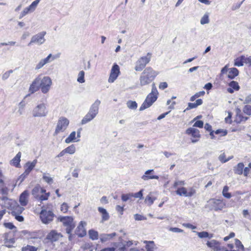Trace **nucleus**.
Returning <instances> with one entry per match:
<instances>
[{
  "label": "nucleus",
  "instance_id": "36",
  "mask_svg": "<svg viewBox=\"0 0 251 251\" xmlns=\"http://www.w3.org/2000/svg\"><path fill=\"white\" fill-rule=\"evenodd\" d=\"M40 0H35V1L32 2V3L28 7H27L30 12H33L35 10Z\"/></svg>",
  "mask_w": 251,
  "mask_h": 251
},
{
  "label": "nucleus",
  "instance_id": "13",
  "mask_svg": "<svg viewBox=\"0 0 251 251\" xmlns=\"http://www.w3.org/2000/svg\"><path fill=\"white\" fill-rule=\"evenodd\" d=\"M120 73V67L117 64H114L111 70L110 76L108 78V82L113 83L118 77Z\"/></svg>",
  "mask_w": 251,
  "mask_h": 251
},
{
  "label": "nucleus",
  "instance_id": "28",
  "mask_svg": "<svg viewBox=\"0 0 251 251\" xmlns=\"http://www.w3.org/2000/svg\"><path fill=\"white\" fill-rule=\"evenodd\" d=\"M144 243L146 244V251H154L155 249V244L152 241H144Z\"/></svg>",
  "mask_w": 251,
  "mask_h": 251
},
{
  "label": "nucleus",
  "instance_id": "44",
  "mask_svg": "<svg viewBox=\"0 0 251 251\" xmlns=\"http://www.w3.org/2000/svg\"><path fill=\"white\" fill-rule=\"evenodd\" d=\"M235 245L237 251H239L240 250H243L244 249L243 245L238 239H236L235 240Z\"/></svg>",
  "mask_w": 251,
  "mask_h": 251
},
{
  "label": "nucleus",
  "instance_id": "30",
  "mask_svg": "<svg viewBox=\"0 0 251 251\" xmlns=\"http://www.w3.org/2000/svg\"><path fill=\"white\" fill-rule=\"evenodd\" d=\"M194 232L197 233V234L198 235L199 237L200 238H208L209 239H211L212 237V235L209 234L206 231H202V232L194 231Z\"/></svg>",
  "mask_w": 251,
  "mask_h": 251
},
{
  "label": "nucleus",
  "instance_id": "32",
  "mask_svg": "<svg viewBox=\"0 0 251 251\" xmlns=\"http://www.w3.org/2000/svg\"><path fill=\"white\" fill-rule=\"evenodd\" d=\"M76 133L73 131L70 135L65 139V143L69 144L74 141L75 139Z\"/></svg>",
  "mask_w": 251,
  "mask_h": 251
},
{
  "label": "nucleus",
  "instance_id": "11",
  "mask_svg": "<svg viewBox=\"0 0 251 251\" xmlns=\"http://www.w3.org/2000/svg\"><path fill=\"white\" fill-rule=\"evenodd\" d=\"M46 34V31H42L37 34L33 35L31 39L30 42L28 43V46L34 43L38 45L43 44L46 41L44 36Z\"/></svg>",
  "mask_w": 251,
  "mask_h": 251
},
{
  "label": "nucleus",
  "instance_id": "64",
  "mask_svg": "<svg viewBox=\"0 0 251 251\" xmlns=\"http://www.w3.org/2000/svg\"><path fill=\"white\" fill-rule=\"evenodd\" d=\"M244 104H251V94L247 96L244 101Z\"/></svg>",
  "mask_w": 251,
  "mask_h": 251
},
{
  "label": "nucleus",
  "instance_id": "56",
  "mask_svg": "<svg viewBox=\"0 0 251 251\" xmlns=\"http://www.w3.org/2000/svg\"><path fill=\"white\" fill-rule=\"evenodd\" d=\"M3 225L6 228L10 229H16V227L11 223H5Z\"/></svg>",
  "mask_w": 251,
  "mask_h": 251
},
{
  "label": "nucleus",
  "instance_id": "17",
  "mask_svg": "<svg viewBox=\"0 0 251 251\" xmlns=\"http://www.w3.org/2000/svg\"><path fill=\"white\" fill-rule=\"evenodd\" d=\"M40 77L38 76L36 77L30 84L29 88V92L31 94H33L39 90L40 88Z\"/></svg>",
  "mask_w": 251,
  "mask_h": 251
},
{
  "label": "nucleus",
  "instance_id": "34",
  "mask_svg": "<svg viewBox=\"0 0 251 251\" xmlns=\"http://www.w3.org/2000/svg\"><path fill=\"white\" fill-rule=\"evenodd\" d=\"M65 151H66V153H69L70 154H74L75 151V147L74 145H71L65 149Z\"/></svg>",
  "mask_w": 251,
  "mask_h": 251
},
{
  "label": "nucleus",
  "instance_id": "1",
  "mask_svg": "<svg viewBox=\"0 0 251 251\" xmlns=\"http://www.w3.org/2000/svg\"><path fill=\"white\" fill-rule=\"evenodd\" d=\"M158 75V73L155 71L150 67L146 68L142 73L140 76V84L141 86H145L151 83Z\"/></svg>",
  "mask_w": 251,
  "mask_h": 251
},
{
  "label": "nucleus",
  "instance_id": "45",
  "mask_svg": "<svg viewBox=\"0 0 251 251\" xmlns=\"http://www.w3.org/2000/svg\"><path fill=\"white\" fill-rule=\"evenodd\" d=\"M204 91H201L196 93L194 96H192L190 98V100L191 101H194L196 98H199L201 96H202L204 95Z\"/></svg>",
  "mask_w": 251,
  "mask_h": 251
},
{
  "label": "nucleus",
  "instance_id": "55",
  "mask_svg": "<svg viewBox=\"0 0 251 251\" xmlns=\"http://www.w3.org/2000/svg\"><path fill=\"white\" fill-rule=\"evenodd\" d=\"M51 58H52L51 60H53L55 59V57H52V54L50 53L46 58H45L43 59H42V60H43V61L44 62L45 64H46L50 61V59Z\"/></svg>",
  "mask_w": 251,
  "mask_h": 251
},
{
  "label": "nucleus",
  "instance_id": "58",
  "mask_svg": "<svg viewBox=\"0 0 251 251\" xmlns=\"http://www.w3.org/2000/svg\"><path fill=\"white\" fill-rule=\"evenodd\" d=\"M244 165L243 163H239L237 166V171L239 173H243Z\"/></svg>",
  "mask_w": 251,
  "mask_h": 251
},
{
  "label": "nucleus",
  "instance_id": "18",
  "mask_svg": "<svg viewBox=\"0 0 251 251\" xmlns=\"http://www.w3.org/2000/svg\"><path fill=\"white\" fill-rule=\"evenodd\" d=\"M0 203L3 206L7 208H11L13 204H16V201L6 197H3L0 200Z\"/></svg>",
  "mask_w": 251,
  "mask_h": 251
},
{
  "label": "nucleus",
  "instance_id": "49",
  "mask_svg": "<svg viewBox=\"0 0 251 251\" xmlns=\"http://www.w3.org/2000/svg\"><path fill=\"white\" fill-rule=\"evenodd\" d=\"M37 248L29 245L22 248V251H37Z\"/></svg>",
  "mask_w": 251,
  "mask_h": 251
},
{
  "label": "nucleus",
  "instance_id": "52",
  "mask_svg": "<svg viewBox=\"0 0 251 251\" xmlns=\"http://www.w3.org/2000/svg\"><path fill=\"white\" fill-rule=\"evenodd\" d=\"M134 218L136 221H143L147 220L146 217L138 214L134 215Z\"/></svg>",
  "mask_w": 251,
  "mask_h": 251
},
{
  "label": "nucleus",
  "instance_id": "62",
  "mask_svg": "<svg viewBox=\"0 0 251 251\" xmlns=\"http://www.w3.org/2000/svg\"><path fill=\"white\" fill-rule=\"evenodd\" d=\"M169 230L172 232H176V233L183 232V230L182 229L177 228V227H171L169 229Z\"/></svg>",
  "mask_w": 251,
  "mask_h": 251
},
{
  "label": "nucleus",
  "instance_id": "31",
  "mask_svg": "<svg viewBox=\"0 0 251 251\" xmlns=\"http://www.w3.org/2000/svg\"><path fill=\"white\" fill-rule=\"evenodd\" d=\"M88 233L90 238L93 240H97L99 238V234L97 231L91 229L89 230Z\"/></svg>",
  "mask_w": 251,
  "mask_h": 251
},
{
  "label": "nucleus",
  "instance_id": "8",
  "mask_svg": "<svg viewBox=\"0 0 251 251\" xmlns=\"http://www.w3.org/2000/svg\"><path fill=\"white\" fill-rule=\"evenodd\" d=\"M40 77V85L42 92L44 94L47 93L52 84V81L49 76L42 77L41 75H38Z\"/></svg>",
  "mask_w": 251,
  "mask_h": 251
},
{
  "label": "nucleus",
  "instance_id": "46",
  "mask_svg": "<svg viewBox=\"0 0 251 251\" xmlns=\"http://www.w3.org/2000/svg\"><path fill=\"white\" fill-rule=\"evenodd\" d=\"M143 190H141L139 192L136 193H130V195L131 196V197H134L136 198H140V199H142L143 198Z\"/></svg>",
  "mask_w": 251,
  "mask_h": 251
},
{
  "label": "nucleus",
  "instance_id": "41",
  "mask_svg": "<svg viewBox=\"0 0 251 251\" xmlns=\"http://www.w3.org/2000/svg\"><path fill=\"white\" fill-rule=\"evenodd\" d=\"M225 157H226L225 154V153H223L220 155V156H219V159L222 163H225V162H227V161L229 160L230 159H231V158H232L233 156H231L229 157L227 159H225Z\"/></svg>",
  "mask_w": 251,
  "mask_h": 251
},
{
  "label": "nucleus",
  "instance_id": "42",
  "mask_svg": "<svg viewBox=\"0 0 251 251\" xmlns=\"http://www.w3.org/2000/svg\"><path fill=\"white\" fill-rule=\"evenodd\" d=\"M200 22L201 25H204L209 23V20L208 15L207 14H205L201 18Z\"/></svg>",
  "mask_w": 251,
  "mask_h": 251
},
{
  "label": "nucleus",
  "instance_id": "48",
  "mask_svg": "<svg viewBox=\"0 0 251 251\" xmlns=\"http://www.w3.org/2000/svg\"><path fill=\"white\" fill-rule=\"evenodd\" d=\"M229 85L230 87H231L234 90H236V91L238 90L240 88V87H239L238 83L235 81H231L229 83Z\"/></svg>",
  "mask_w": 251,
  "mask_h": 251
},
{
  "label": "nucleus",
  "instance_id": "50",
  "mask_svg": "<svg viewBox=\"0 0 251 251\" xmlns=\"http://www.w3.org/2000/svg\"><path fill=\"white\" fill-rule=\"evenodd\" d=\"M49 196L50 193H46L45 192L44 193L41 194L38 199H39L41 201L47 200H48Z\"/></svg>",
  "mask_w": 251,
  "mask_h": 251
},
{
  "label": "nucleus",
  "instance_id": "16",
  "mask_svg": "<svg viewBox=\"0 0 251 251\" xmlns=\"http://www.w3.org/2000/svg\"><path fill=\"white\" fill-rule=\"evenodd\" d=\"M207 246L213 251H226L224 247H221L220 243L215 240H212L206 243Z\"/></svg>",
  "mask_w": 251,
  "mask_h": 251
},
{
  "label": "nucleus",
  "instance_id": "54",
  "mask_svg": "<svg viewBox=\"0 0 251 251\" xmlns=\"http://www.w3.org/2000/svg\"><path fill=\"white\" fill-rule=\"evenodd\" d=\"M43 179L49 184H51L53 182L52 178L46 175L43 176Z\"/></svg>",
  "mask_w": 251,
  "mask_h": 251
},
{
  "label": "nucleus",
  "instance_id": "12",
  "mask_svg": "<svg viewBox=\"0 0 251 251\" xmlns=\"http://www.w3.org/2000/svg\"><path fill=\"white\" fill-rule=\"evenodd\" d=\"M195 193V190L192 187L189 188L188 189H187L186 188L183 187H178L177 188V190L176 191V193L177 195L180 196H185L186 197H192L194 195Z\"/></svg>",
  "mask_w": 251,
  "mask_h": 251
},
{
  "label": "nucleus",
  "instance_id": "6",
  "mask_svg": "<svg viewBox=\"0 0 251 251\" xmlns=\"http://www.w3.org/2000/svg\"><path fill=\"white\" fill-rule=\"evenodd\" d=\"M151 53L148 52L146 56L139 58L136 62L134 69L136 71H141L151 61Z\"/></svg>",
  "mask_w": 251,
  "mask_h": 251
},
{
  "label": "nucleus",
  "instance_id": "43",
  "mask_svg": "<svg viewBox=\"0 0 251 251\" xmlns=\"http://www.w3.org/2000/svg\"><path fill=\"white\" fill-rule=\"evenodd\" d=\"M243 112L248 115H251V106L250 105H246L243 109Z\"/></svg>",
  "mask_w": 251,
  "mask_h": 251
},
{
  "label": "nucleus",
  "instance_id": "40",
  "mask_svg": "<svg viewBox=\"0 0 251 251\" xmlns=\"http://www.w3.org/2000/svg\"><path fill=\"white\" fill-rule=\"evenodd\" d=\"M152 193H150L145 198V202L148 204V205L151 206L153 204Z\"/></svg>",
  "mask_w": 251,
  "mask_h": 251
},
{
  "label": "nucleus",
  "instance_id": "3",
  "mask_svg": "<svg viewBox=\"0 0 251 251\" xmlns=\"http://www.w3.org/2000/svg\"><path fill=\"white\" fill-rule=\"evenodd\" d=\"M158 92L155 87H153L151 93L147 96L145 101L143 102L139 108L140 111H143L152 105L157 99Z\"/></svg>",
  "mask_w": 251,
  "mask_h": 251
},
{
  "label": "nucleus",
  "instance_id": "47",
  "mask_svg": "<svg viewBox=\"0 0 251 251\" xmlns=\"http://www.w3.org/2000/svg\"><path fill=\"white\" fill-rule=\"evenodd\" d=\"M243 64H244V63H243V60L242 59V56L239 58H236L235 60L234 64V66L240 67V66H243Z\"/></svg>",
  "mask_w": 251,
  "mask_h": 251
},
{
  "label": "nucleus",
  "instance_id": "51",
  "mask_svg": "<svg viewBox=\"0 0 251 251\" xmlns=\"http://www.w3.org/2000/svg\"><path fill=\"white\" fill-rule=\"evenodd\" d=\"M185 185L184 181L182 180H177L176 181L174 185L175 188H177L178 187H181L182 186Z\"/></svg>",
  "mask_w": 251,
  "mask_h": 251
},
{
  "label": "nucleus",
  "instance_id": "39",
  "mask_svg": "<svg viewBox=\"0 0 251 251\" xmlns=\"http://www.w3.org/2000/svg\"><path fill=\"white\" fill-rule=\"evenodd\" d=\"M146 174L145 175H144L142 176V178L145 180H149L150 179H158V176H157L152 175L151 174Z\"/></svg>",
  "mask_w": 251,
  "mask_h": 251
},
{
  "label": "nucleus",
  "instance_id": "19",
  "mask_svg": "<svg viewBox=\"0 0 251 251\" xmlns=\"http://www.w3.org/2000/svg\"><path fill=\"white\" fill-rule=\"evenodd\" d=\"M62 237L60 233L57 232L55 230H51L47 236L46 238L51 242H55L58 241Z\"/></svg>",
  "mask_w": 251,
  "mask_h": 251
},
{
  "label": "nucleus",
  "instance_id": "26",
  "mask_svg": "<svg viewBox=\"0 0 251 251\" xmlns=\"http://www.w3.org/2000/svg\"><path fill=\"white\" fill-rule=\"evenodd\" d=\"M11 209H12V214H20L24 210V208L19 205H18L16 203V204H13Z\"/></svg>",
  "mask_w": 251,
  "mask_h": 251
},
{
  "label": "nucleus",
  "instance_id": "37",
  "mask_svg": "<svg viewBox=\"0 0 251 251\" xmlns=\"http://www.w3.org/2000/svg\"><path fill=\"white\" fill-rule=\"evenodd\" d=\"M127 106L131 109H136L137 107V104L136 101L129 100L126 103Z\"/></svg>",
  "mask_w": 251,
  "mask_h": 251
},
{
  "label": "nucleus",
  "instance_id": "4",
  "mask_svg": "<svg viewBox=\"0 0 251 251\" xmlns=\"http://www.w3.org/2000/svg\"><path fill=\"white\" fill-rule=\"evenodd\" d=\"M205 207L211 210H222L226 207V203L222 200L211 199L207 201Z\"/></svg>",
  "mask_w": 251,
  "mask_h": 251
},
{
  "label": "nucleus",
  "instance_id": "61",
  "mask_svg": "<svg viewBox=\"0 0 251 251\" xmlns=\"http://www.w3.org/2000/svg\"><path fill=\"white\" fill-rule=\"evenodd\" d=\"M203 126V122L202 121H196L193 125V126L201 128Z\"/></svg>",
  "mask_w": 251,
  "mask_h": 251
},
{
  "label": "nucleus",
  "instance_id": "25",
  "mask_svg": "<svg viewBox=\"0 0 251 251\" xmlns=\"http://www.w3.org/2000/svg\"><path fill=\"white\" fill-rule=\"evenodd\" d=\"M21 152H19L10 161V164L16 167H19L21 161Z\"/></svg>",
  "mask_w": 251,
  "mask_h": 251
},
{
  "label": "nucleus",
  "instance_id": "60",
  "mask_svg": "<svg viewBox=\"0 0 251 251\" xmlns=\"http://www.w3.org/2000/svg\"><path fill=\"white\" fill-rule=\"evenodd\" d=\"M215 133L216 134H219L222 133V136H224L227 134V132L226 130L218 129L215 131Z\"/></svg>",
  "mask_w": 251,
  "mask_h": 251
},
{
  "label": "nucleus",
  "instance_id": "59",
  "mask_svg": "<svg viewBox=\"0 0 251 251\" xmlns=\"http://www.w3.org/2000/svg\"><path fill=\"white\" fill-rule=\"evenodd\" d=\"M29 12V10L28 9L27 7H26L24 9V10L21 12L19 18L22 19L23 17H24L27 14H28Z\"/></svg>",
  "mask_w": 251,
  "mask_h": 251
},
{
  "label": "nucleus",
  "instance_id": "35",
  "mask_svg": "<svg viewBox=\"0 0 251 251\" xmlns=\"http://www.w3.org/2000/svg\"><path fill=\"white\" fill-rule=\"evenodd\" d=\"M248 119H249L248 117H244V116H243L242 114H241L239 115H236V118H235V121L237 123H240L241 122H243V121L245 122V121H246Z\"/></svg>",
  "mask_w": 251,
  "mask_h": 251
},
{
  "label": "nucleus",
  "instance_id": "20",
  "mask_svg": "<svg viewBox=\"0 0 251 251\" xmlns=\"http://www.w3.org/2000/svg\"><path fill=\"white\" fill-rule=\"evenodd\" d=\"M29 193L27 190L24 191L20 195L19 201L22 206L27 205L28 201Z\"/></svg>",
  "mask_w": 251,
  "mask_h": 251
},
{
  "label": "nucleus",
  "instance_id": "24",
  "mask_svg": "<svg viewBox=\"0 0 251 251\" xmlns=\"http://www.w3.org/2000/svg\"><path fill=\"white\" fill-rule=\"evenodd\" d=\"M98 209L101 215V222L103 223L104 221H108L109 219V215L106 210L101 207H99Z\"/></svg>",
  "mask_w": 251,
  "mask_h": 251
},
{
  "label": "nucleus",
  "instance_id": "2",
  "mask_svg": "<svg viewBox=\"0 0 251 251\" xmlns=\"http://www.w3.org/2000/svg\"><path fill=\"white\" fill-rule=\"evenodd\" d=\"M100 101L97 100L91 106L88 112L82 119L81 125H85L94 119L99 113Z\"/></svg>",
  "mask_w": 251,
  "mask_h": 251
},
{
  "label": "nucleus",
  "instance_id": "9",
  "mask_svg": "<svg viewBox=\"0 0 251 251\" xmlns=\"http://www.w3.org/2000/svg\"><path fill=\"white\" fill-rule=\"evenodd\" d=\"M69 124V120L65 117H61L59 118L54 132V135H57L60 132H64Z\"/></svg>",
  "mask_w": 251,
  "mask_h": 251
},
{
  "label": "nucleus",
  "instance_id": "27",
  "mask_svg": "<svg viewBox=\"0 0 251 251\" xmlns=\"http://www.w3.org/2000/svg\"><path fill=\"white\" fill-rule=\"evenodd\" d=\"M239 74V71L236 68H231L228 69V77L233 79Z\"/></svg>",
  "mask_w": 251,
  "mask_h": 251
},
{
  "label": "nucleus",
  "instance_id": "29",
  "mask_svg": "<svg viewBox=\"0 0 251 251\" xmlns=\"http://www.w3.org/2000/svg\"><path fill=\"white\" fill-rule=\"evenodd\" d=\"M5 246L8 248H11L13 247V245L15 243V239L14 238H10L9 239L8 238V235L5 234Z\"/></svg>",
  "mask_w": 251,
  "mask_h": 251
},
{
  "label": "nucleus",
  "instance_id": "53",
  "mask_svg": "<svg viewBox=\"0 0 251 251\" xmlns=\"http://www.w3.org/2000/svg\"><path fill=\"white\" fill-rule=\"evenodd\" d=\"M13 73V70H9L4 73L2 75V79L3 80L7 79L10 76V75Z\"/></svg>",
  "mask_w": 251,
  "mask_h": 251
},
{
  "label": "nucleus",
  "instance_id": "22",
  "mask_svg": "<svg viewBox=\"0 0 251 251\" xmlns=\"http://www.w3.org/2000/svg\"><path fill=\"white\" fill-rule=\"evenodd\" d=\"M46 190L41 187L39 185L36 186L32 190V195L37 199H38L40 195L44 193Z\"/></svg>",
  "mask_w": 251,
  "mask_h": 251
},
{
  "label": "nucleus",
  "instance_id": "10",
  "mask_svg": "<svg viewBox=\"0 0 251 251\" xmlns=\"http://www.w3.org/2000/svg\"><path fill=\"white\" fill-rule=\"evenodd\" d=\"M59 219L65 226H67L66 229V233L67 234H70L75 226V225L73 222V218L69 216L60 217L59 218Z\"/></svg>",
  "mask_w": 251,
  "mask_h": 251
},
{
  "label": "nucleus",
  "instance_id": "23",
  "mask_svg": "<svg viewBox=\"0 0 251 251\" xmlns=\"http://www.w3.org/2000/svg\"><path fill=\"white\" fill-rule=\"evenodd\" d=\"M116 235L117 234L116 232H113L110 234H101L100 236V239L102 243H104L110 240Z\"/></svg>",
  "mask_w": 251,
  "mask_h": 251
},
{
  "label": "nucleus",
  "instance_id": "21",
  "mask_svg": "<svg viewBox=\"0 0 251 251\" xmlns=\"http://www.w3.org/2000/svg\"><path fill=\"white\" fill-rule=\"evenodd\" d=\"M37 159H34L32 161L27 162L24 166V173H29L31 171H32L33 168L35 167V165L37 164Z\"/></svg>",
  "mask_w": 251,
  "mask_h": 251
},
{
  "label": "nucleus",
  "instance_id": "14",
  "mask_svg": "<svg viewBox=\"0 0 251 251\" xmlns=\"http://www.w3.org/2000/svg\"><path fill=\"white\" fill-rule=\"evenodd\" d=\"M87 223L85 221H81L75 230V234L79 237H83L86 235L85 226Z\"/></svg>",
  "mask_w": 251,
  "mask_h": 251
},
{
  "label": "nucleus",
  "instance_id": "38",
  "mask_svg": "<svg viewBox=\"0 0 251 251\" xmlns=\"http://www.w3.org/2000/svg\"><path fill=\"white\" fill-rule=\"evenodd\" d=\"M84 75L85 73L83 71H81L79 72L78 75V78L77 79V80L78 82L82 83L85 82Z\"/></svg>",
  "mask_w": 251,
  "mask_h": 251
},
{
  "label": "nucleus",
  "instance_id": "33",
  "mask_svg": "<svg viewBox=\"0 0 251 251\" xmlns=\"http://www.w3.org/2000/svg\"><path fill=\"white\" fill-rule=\"evenodd\" d=\"M229 189V187L227 186H225L222 191L223 196L227 199H230L231 197V194L230 193L228 192Z\"/></svg>",
  "mask_w": 251,
  "mask_h": 251
},
{
  "label": "nucleus",
  "instance_id": "63",
  "mask_svg": "<svg viewBox=\"0 0 251 251\" xmlns=\"http://www.w3.org/2000/svg\"><path fill=\"white\" fill-rule=\"evenodd\" d=\"M131 196L130 195V193L128 194H123L122 196V200L123 201H126L128 200Z\"/></svg>",
  "mask_w": 251,
  "mask_h": 251
},
{
  "label": "nucleus",
  "instance_id": "7",
  "mask_svg": "<svg viewBox=\"0 0 251 251\" xmlns=\"http://www.w3.org/2000/svg\"><path fill=\"white\" fill-rule=\"evenodd\" d=\"M32 114L34 117H46L48 114L46 104L42 103L38 104L33 109Z\"/></svg>",
  "mask_w": 251,
  "mask_h": 251
},
{
  "label": "nucleus",
  "instance_id": "5",
  "mask_svg": "<svg viewBox=\"0 0 251 251\" xmlns=\"http://www.w3.org/2000/svg\"><path fill=\"white\" fill-rule=\"evenodd\" d=\"M42 208L40 212L41 220L43 223L48 224L53 220L54 214L49 207Z\"/></svg>",
  "mask_w": 251,
  "mask_h": 251
},
{
  "label": "nucleus",
  "instance_id": "57",
  "mask_svg": "<svg viewBox=\"0 0 251 251\" xmlns=\"http://www.w3.org/2000/svg\"><path fill=\"white\" fill-rule=\"evenodd\" d=\"M69 206L66 203H63L61 206V210L63 213H66L68 211Z\"/></svg>",
  "mask_w": 251,
  "mask_h": 251
},
{
  "label": "nucleus",
  "instance_id": "15",
  "mask_svg": "<svg viewBox=\"0 0 251 251\" xmlns=\"http://www.w3.org/2000/svg\"><path fill=\"white\" fill-rule=\"evenodd\" d=\"M185 132L187 134L192 136L194 138H197L191 139V141L193 143L197 142L199 141V138L201 137L199 130L193 127L188 128L186 129Z\"/></svg>",
  "mask_w": 251,
  "mask_h": 251
}]
</instances>
